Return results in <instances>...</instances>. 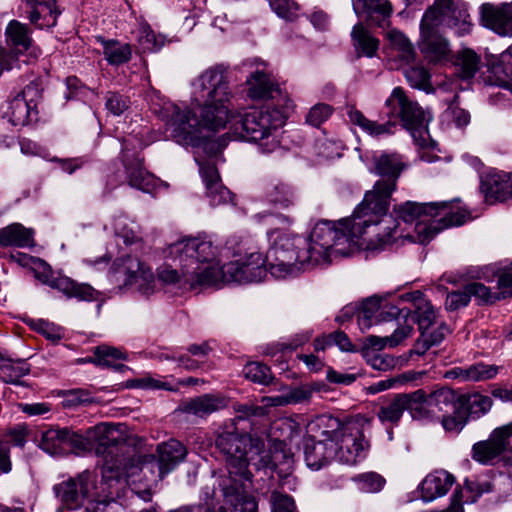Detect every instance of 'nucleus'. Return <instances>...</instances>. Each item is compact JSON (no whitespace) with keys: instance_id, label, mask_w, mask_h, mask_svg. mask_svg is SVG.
<instances>
[{"instance_id":"obj_1","label":"nucleus","mask_w":512,"mask_h":512,"mask_svg":"<svg viewBox=\"0 0 512 512\" xmlns=\"http://www.w3.org/2000/svg\"><path fill=\"white\" fill-rule=\"evenodd\" d=\"M172 253L185 263L184 275L191 284L218 286L229 283L259 282L267 274L265 256L253 243L240 236H230L223 252L236 258L224 266H219L218 247L206 237H188L179 240L171 247Z\"/></svg>"},{"instance_id":"obj_2","label":"nucleus","mask_w":512,"mask_h":512,"mask_svg":"<svg viewBox=\"0 0 512 512\" xmlns=\"http://www.w3.org/2000/svg\"><path fill=\"white\" fill-rule=\"evenodd\" d=\"M231 91L228 77L221 66L205 70L194 83L193 109H180L166 103L163 107L171 137L180 145L206 147L202 129L219 131L229 120Z\"/></svg>"},{"instance_id":"obj_3","label":"nucleus","mask_w":512,"mask_h":512,"mask_svg":"<svg viewBox=\"0 0 512 512\" xmlns=\"http://www.w3.org/2000/svg\"><path fill=\"white\" fill-rule=\"evenodd\" d=\"M397 227L393 217L377 220L368 211H360V204L351 218L344 219L336 225L322 220L315 224L305 248L304 261L312 265L330 263L333 257L346 256L354 248L364 250L381 249L383 243L391 239L392 231Z\"/></svg>"},{"instance_id":"obj_4","label":"nucleus","mask_w":512,"mask_h":512,"mask_svg":"<svg viewBox=\"0 0 512 512\" xmlns=\"http://www.w3.org/2000/svg\"><path fill=\"white\" fill-rule=\"evenodd\" d=\"M444 28L454 29L460 36L470 32L472 21L465 3L437 0L423 14L418 46L430 63H442L450 58V44L442 34Z\"/></svg>"},{"instance_id":"obj_5","label":"nucleus","mask_w":512,"mask_h":512,"mask_svg":"<svg viewBox=\"0 0 512 512\" xmlns=\"http://www.w3.org/2000/svg\"><path fill=\"white\" fill-rule=\"evenodd\" d=\"M286 117V112L278 107L243 111L231 116V130L236 138L256 143L263 154H269L280 147L277 132Z\"/></svg>"},{"instance_id":"obj_6","label":"nucleus","mask_w":512,"mask_h":512,"mask_svg":"<svg viewBox=\"0 0 512 512\" xmlns=\"http://www.w3.org/2000/svg\"><path fill=\"white\" fill-rule=\"evenodd\" d=\"M373 172L385 179L377 181L371 191L366 192L360 203V211H368L380 220L392 217L387 214L391 195L396 189L397 180L406 168L403 157L397 153H381L373 158Z\"/></svg>"},{"instance_id":"obj_7","label":"nucleus","mask_w":512,"mask_h":512,"mask_svg":"<svg viewBox=\"0 0 512 512\" xmlns=\"http://www.w3.org/2000/svg\"><path fill=\"white\" fill-rule=\"evenodd\" d=\"M97 455L104 459L102 467V479L105 482L121 481L130 484V478L137 475L145 465L155 460L154 455H142L134 450L133 453L113 450H96Z\"/></svg>"},{"instance_id":"obj_8","label":"nucleus","mask_w":512,"mask_h":512,"mask_svg":"<svg viewBox=\"0 0 512 512\" xmlns=\"http://www.w3.org/2000/svg\"><path fill=\"white\" fill-rule=\"evenodd\" d=\"M83 438L81 448L86 446H98V448H110L126 446L127 448L152 447V444L144 443V440L131 433L125 424L101 422L81 433Z\"/></svg>"},{"instance_id":"obj_9","label":"nucleus","mask_w":512,"mask_h":512,"mask_svg":"<svg viewBox=\"0 0 512 512\" xmlns=\"http://www.w3.org/2000/svg\"><path fill=\"white\" fill-rule=\"evenodd\" d=\"M395 212L398 218L404 223L405 227L401 226L398 219L393 218L397 222V227L392 231L391 239L383 243L382 248L398 238H405L411 242H415L409 235L416 236V224L421 221H425L426 223L433 222L439 214V207L436 202L417 203L407 201L395 209Z\"/></svg>"},{"instance_id":"obj_10","label":"nucleus","mask_w":512,"mask_h":512,"mask_svg":"<svg viewBox=\"0 0 512 512\" xmlns=\"http://www.w3.org/2000/svg\"><path fill=\"white\" fill-rule=\"evenodd\" d=\"M387 115L400 119L403 126L413 134L426 129L427 118L424 110L417 102L409 99L401 87H395L385 101Z\"/></svg>"},{"instance_id":"obj_11","label":"nucleus","mask_w":512,"mask_h":512,"mask_svg":"<svg viewBox=\"0 0 512 512\" xmlns=\"http://www.w3.org/2000/svg\"><path fill=\"white\" fill-rule=\"evenodd\" d=\"M112 278L124 286H136L145 295L153 290L154 276L138 258L127 256L114 264Z\"/></svg>"},{"instance_id":"obj_12","label":"nucleus","mask_w":512,"mask_h":512,"mask_svg":"<svg viewBox=\"0 0 512 512\" xmlns=\"http://www.w3.org/2000/svg\"><path fill=\"white\" fill-rule=\"evenodd\" d=\"M439 207V214L431 223L425 221L418 222L415 226L416 236L409 235L414 241L425 244L430 242L436 234L441 230L451 227L459 226L466 222L470 217L466 210L454 208L448 202H436Z\"/></svg>"},{"instance_id":"obj_13","label":"nucleus","mask_w":512,"mask_h":512,"mask_svg":"<svg viewBox=\"0 0 512 512\" xmlns=\"http://www.w3.org/2000/svg\"><path fill=\"white\" fill-rule=\"evenodd\" d=\"M57 496L67 509L74 510L83 505L84 500L99 501L95 490L94 477L90 472H83L55 487Z\"/></svg>"},{"instance_id":"obj_14","label":"nucleus","mask_w":512,"mask_h":512,"mask_svg":"<svg viewBox=\"0 0 512 512\" xmlns=\"http://www.w3.org/2000/svg\"><path fill=\"white\" fill-rule=\"evenodd\" d=\"M481 24L500 36L512 37V1L509 3H483L479 7Z\"/></svg>"},{"instance_id":"obj_15","label":"nucleus","mask_w":512,"mask_h":512,"mask_svg":"<svg viewBox=\"0 0 512 512\" xmlns=\"http://www.w3.org/2000/svg\"><path fill=\"white\" fill-rule=\"evenodd\" d=\"M306 239L301 236H290L283 234L277 238L274 245L269 249L268 259L282 262H292L300 266H313L311 261H304Z\"/></svg>"},{"instance_id":"obj_16","label":"nucleus","mask_w":512,"mask_h":512,"mask_svg":"<svg viewBox=\"0 0 512 512\" xmlns=\"http://www.w3.org/2000/svg\"><path fill=\"white\" fill-rule=\"evenodd\" d=\"M314 444L328 445L334 443L339 448H365L371 446V441L365 431L358 426L342 428L341 430H322L320 435H311Z\"/></svg>"},{"instance_id":"obj_17","label":"nucleus","mask_w":512,"mask_h":512,"mask_svg":"<svg viewBox=\"0 0 512 512\" xmlns=\"http://www.w3.org/2000/svg\"><path fill=\"white\" fill-rule=\"evenodd\" d=\"M200 175L205 185L206 196L212 206L233 202V195L222 184L219 172L214 164H200Z\"/></svg>"},{"instance_id":"obj_18","label":"nucleus","mask_w":512,"mask_h":512,"mask_svg":"<svg viewBox=\"0 0 512 512\" xmlns=\"http://www.w3.org/2000/svg\"><path fill=\"white\" fill-rule=\"evenodd\" d=\"M248 96L253 100L276 99L279 103L286 97L283 95L280 86L275 83L271 76L263 71H255L246 80Z\"/></svg>"},{"instance_id":"obj_19","label":"nucleus","mask_w":512,"mask_h":512,"mask_svg":"<svg viewBox=\"0 0 512 512\" xmlns=\"http://www.w3.org/2000/svg\"><path fill=\"white\" fill-rule=\"evenodd\" d=\"M353 10L369 25L382 27L392 15L393 6L389 0H352Z\"/></svg>"},{"instance_id":"obj_20","label":"nucleus","mask_w":512,"mask_h":512,"mask_svg":"<svg viewBox=\"0 0 512 512\" xmlns=\"http://www.w3.org/2000/svg\"><path fill=\"white\" fill-rule=\"evenodd\" d=\"M39 446L44 448H60L70 446L71 448H81V432L70 427H51L45 431H38Z\"/></svg>"},{"instance_id":"obj_21","label":"nucleus","mask_w":512,"mask_h":512,"mask_svg":"<svg viewBox=\"0 0 512 512\" xmlns=\"http://www.w3.org/2000/svg\"><path fill=\"white\" fill-rule=\"evenodd\" d=\"M226 462V468L229 473L228 483L223 484L247 483L250 484L252 474L248 469L249 458L247 450H220Z\"/></svg>"},{"instance_id":"obj_22","label":"nucleus","mask_w":512,"mask_h":512,"mask_svg":"<svg viewBox=\"0 0 512 512\" xmlns=\"http://www.w3.org/2000/svg\"><path fill=\"white\" fill-rule=\"evenodd\" d=\"M455 483V477L446 470H436L421 482V496L424 501H432L447 494Z\"/></svg>"},{"instance_id":"obj_23","label":"nucleus","mask_w":512,"mask_h":512,"mask_svg":"<svg viewBox=\"0 0 512 512\" xmlns=\"http://www.w3.org/2000/svg\"><path fill=\"white\" fill-rule=\"evenodd\" d=\"M400 298L403 301L412 303V318L418 323L420 331L428 330L435 324L436 313L421 291L405 293Z\"/></svg>"},{"instance_id":"obj_24","label":"nucleus","mask_w":512,"mask_h":512,"mask_svg":"<svg viewBox=\"0 0 512 512\" xmlns=\"http://www.w3.org/2000/svg\"><path fill=\"white\" fill-rule=\"evenodd\" d=\"M250 484L241 482L235 485L223 484V495L226 503L238 509L239 512H258V503L256 499L248 494Z\"/></svg>"},{"instance_id":"obj_25","label":"nucleus","mask_w":512,"mask_h":512,"mask_svg":"<svg viewBox=\"0 0 512 512\" xmlns=\"http://www.w3.org/2000/svg\"><path fill=\"white\" fill-rule=\"evenodd\" d=\"M405 396L406 410L413 420L428 423L439 418L435 409L428 404L430 401L425 390L418 389L411 393H405Z\"/></svg>"},{"instance_id":"obj_26","label":"nucleus","mask_w":512,"mask_h":512,"mask_svg":"<svg viewBox=\"0 0 512 512\" xmlns=\"http://www.w3.org/2000/svg\"><path fill=\"white\" fill-rule=\"evenodd\" d=\"M482 189L486 198L506 201L512 198V173H492L482 181Z\"/></svg>"},{"instance_id":"obj_27","label":"nucleus","mask_w":512,"mask_h":512,"mask_svg":"<svg viewBox=\"0 0 512 512\" xmlns=\"http://www.w3.org/2000/svg\"><path fill=\"white\" fill-rule=\"evenodd\" d=\"M498 372V366L479 362L468 367H454L446 373V377L478 382L493 379Z\"/></svg>"},{"instance_id":"obj_28","label":"nucleus","mask_w":512,"mask_h":512,"mask_svg":"<svg viewBox=\"0 0 512 512\" xmlns=\"http://www.w3.org/2000/svg\"><path fill=\"white\" fill-rule=\"evenodd\" d=\"M128 184L145 193H152L158 187V179L149 173L140 159L125 165Z\"/></svg>"},{"instance_id":"obj_29","label":"nucleus","mask_w":512,"mask_h":512,"mask_svg":"<svg viewBox=\"0 0 512 512\" xmlns=\"http://www.w3.org/2000/svg\"><path fill=\"white\" fill-rule=\"evenodd\" d=\"M61 10L57 0H46L42 5L33 10H27V18L38 29L52 28L56 26Z\"/></svg>"},{"instance_id":"obj_30","label":"nucleus","mask_w":512,"mask_h":512,"mask_svg":"<svg viewBox=\"0 0 512 512\" xmlns=\"http://www.w3.org/2000/svg\"><path fill=\"white\" fill-rule=\"evenodd\" d=\"M0 245L3 247H33L35 245L33 231L19 223L8 225L0 229Z\"/></svg>"},{"instance_id":"obj_31","label":"nucleus","mask_w":512,"mask_h":512,"mask_svg":"<svg viewBox=\"0 0 512 512\" xmlns=\"http://www.w3.org/2000/svg\"><path fill=\"white\" fill-rule=\"evenodd\" d=\"M49 287L62 292L69 298L75 297L83 301H92L96 298V292L90 285L76 283L65 276H54Z\"/></svg>"},{"instance_id":"obj_32","label":"nucleus","mask_w":512,"mask_h":512,"mask_svg":"<svg viewBox=\"0 0 512 512\" xmlns=\"http://www.w3.org/2000/svg\"><path fill=\"white\" fill-rule=\"evenodd\" d=\"M290 450H257L260 467L277 471L279 474H288L292 466Z\"/></svg>"},{"instance_id":"obj_33","label":"nucleus","mask_w":512,"mask_h":512,"mask_svg":"<svg viewBox=\"0 0 512 512\" xmlns=\"http://www.w3.org/2000/svg\"><path fill=\"white\" fill-rule=\"evenodd\" d=\"M224 406V398L211 394H205L186 402L183 406V411L189 414L203 417L218 411Z\"/></svg>"},{"instance_id":"obj_34","label":"nucleus","mask_w":512,"mask_h":512,"mask_svg":"<svg viewBox=\"0 0 512 512\" xmlns=\"http://www.w3.org/2000/svg\"><path fill=\"white\" fill-rule=\"evenodd\" d=\"M126 359L125 353L117 348L110 346H98L94 350V356L80 360L83 363H93L97 366L104 368H113L117 371H122L127 367L123 364H115V360Z\"/></svg>"},{"instance_id":"obj_35","label":"nucleus","mask_w":512,"mask_h":512,"mask_svg":"<svg viewBox=\"0 0 512 512\" xmlns=\"http://www.w3.org/2000/svg\"><path fill=\"white\" fill-rule=\"evenodd\" d=\"M0 372L4 382L22 385L20 379L30 373V366L25 360H13L0 352Z\"/></svg>"},{"instance_id":"obj_36","label":"nucleus","mask_w":512,"mask_h":512,"mask_svg":"<svg viewBox=\"0 0 512 512\" xmlns=\"http://www.w3.org/2000/svg\"><path fill=\"white\" fill-rule=\"evenodd\" d=\"M5 36L7 44L19 52L28 50L33 44L29 27L17 20H11L8 23Z\"/></svg>"},{"instance_id":"obj_37","label":"nucleus","mask_w":512,"mask_h":512,"mask_svg":"<svg viewBox=\"0 0 512 512\" xmlns=\"http://www.w3.org/2000/svg\"><path fill=\"white\" fill-rule=\"evenodd\" d=\"M351 37L353 45L359 55L373 57L378 50L379 41L375 38L362 23L354 25Z\"/></svg>"},{"instance_id":"obj_38","label":"nucleus","mask_w":512,"mask_h":512,"mask_svg":"<svg viewBox=\"0 0 512 512\" xmlns=\"http://www.w3.org/2000/svg\"><path fill=\"white\" fill-rule=\"evenodd\" d=\"M348 116L351 123L360 127L364 132L371 136L392 134L394 128L396 127V123L392 120H389L383 124L369 120L359 110H350Z\"/></svg>"},{"instance_id":"obj_39","label":"nucleus","mask_w":512,"mask_h":512,"mask_svg":"<svg viewBox=\"0 0 512 512\" xmlns=\"http://www.w3.org/2000/svg\"><path fill=\"white\" fill-rule=\"evenodd\" d=\"M37 115V111L27 104L24 98L15 96L10 102L5 116L14 126H24L28 124L32 117Z\"/></svg>"},{"instance_id":"obj_40","label":"nucleus","mask_w":512,"mask_h":512,"mask_svg":"<svg viewBox=\"0 0 512 512\" xmlns=\"http://www.w3.org/2000/svg\"><path fill=\"white\" fill-rule=\"evenodd\" d=\"M98 40L103 46L105 59L111 65H121L128 62L132 55L131 46L116 40H105L99 37Z\"/></svg>"},{"instance_id":"obj_41","label":"nucleus","mask_w":512,"mask_h":512,"mask_svg":"<svg viewBox=\"0 0 512 512\" xmlns=\"http://www.w3.org/2000/svg\"><path fill=\"white\" fill-rule=\"evenodd\" d=\"M394 57L403 65H410L415 61L416 51L410 40L399 31H392L389 34Z\"/></svg>"},{"instance_id":"obj_42","label":"nucleus","mask_w":512,"mask_h":512,"mask_svg":"<svg viewBox=\"0 0 512 512\" xmlns=\"http://www.w3.org/2000/svg\"><path fill=\"white\" fill-rule=\"evenodd\" d=\"M429 398V405L435 409L436 415L439 412L449 413L455 409V406L460 402V396L449 388H440L438 390L427 393Z\"/></svg>"},{"instance_id":"obj_43","label":"nucleus","mask_w":512,"mask_h":512,"mask_svg":"<svg viewBox=\"0 0 512 512\" xmlns=\"http://www.w3.org/2000/svg\"><path fill=\"white\" fill-rule=\"evenodd\" d=\"M405 393L397 394L391 401L382 405L377 417L382 423L397 424L406 410Z\"/></svg>"},{"instance_id":"obj_44","label":"nucleus","mask_w":512,"mask_h":512,"mask_svg":"<svg viewBox=\"0 0 512 512\" xmlns=\"http://www.w3.org/2000/svg\"><path fill=\"white\" fill-rule=\"evenodd\" d=\"M512 450H472V458L482 465L511 466Z\"/></svg>"},{"instance_id":"obj_45","label":"nucleus","mask_w":512,"mask_h":512,"mask_svg":"<svg viewBox=\"0 0 512 512\" xmlns=\"http://www.w3.org/2000/svg\"><path fill=\"white\" fill-rule=\"evenodd\" d=\"M248 442H252L251 437L246 434H239L235 427V423L231 422L217 433L215 446L216 448H224L225 446H235V448H240L241 446L246 447Z\"/></svg>"},{"instance_id":"obj_46","label":"nucleus","mask_w":512,"mask_h":512,"mask_svg":"<svg viewBox=\"0 0 512 512\" xmlns=\"http://www.w3.org/2000/svg\"><path fill=\"white\" fill-rule=\"evenodd\" d=\"M265 193L268 200L281 207H289L294 203V192L290 186L280 181H272L266 185Z\"/></svg>"},{"instance_id":"obj_47","label":"nucleus","mask_w":512,"mask_h":512,"mask_svg":"<svg viewBox=\"0 0 512 512\" xmlns=\"http://www.w3.org/2000/svg\"><path fill=\"white\" fill-rule=\"evenodd\" d=\"M413 331L412 326L406 324L397 328L391 336L379 337V336H368L366 338V344L373 349L381 350L387 345L390 347L397 346L402 340L409 337Z\"/></svg>"},{"instance_id":"obj_48","label":"nucleus","mask_w":512,"mask_h":512,"mask_svg":"<svg viewBox=\"0 0 512 512\" xmlns=\"http://www.w3.org/2000/svg\"><path fill=\"white\" fill-rule=\"evenodd\" d=\"M178 242L179 241L171 244L168 249H169V256L175 262L176 267L180 268V272L177 270V268L163 266V267L159 268V270H158V278L162 282L167 283V284H174V283H177L180 280H182L185 284L190 285V287H192V288H194L196 286H200L199 284L191 285L186 280V277L184 275V267H183V264L185 263V261L183 260V263H181L180 257L177 256L176 254L172 253L171 247L173 245L177 244Z\"/></svg>"},{"instance_id":"obj_49","label":"nucleus","mask_w":512,"mask_h":512,"mask_svg":"<svg viewBox=\"0 0 512 512\" xmlns=\"http://www.w3.org/2000/svg\"><path fill=\"white\" fill-rule=\"evenodd\" d=\"M465 408L467 416H476L477 418L490 411L493 402L489 396L482 394H473L470 396H460V402Z\"/></svg>"},{"instance_id":"obj_50","label":"nucleus","mask_w":512,"mask_h":512,"mask_svg":"<svg viewBox=\"0 0 512 512\" xmlns=\"http://www.w3.org/2000/svg\"><path fill=\"white\" fill-rule=\"evenodd\" d=\"M512 437V421L506 425L495 428L486 441H480L472 448H507Z\"/></svg>"},{"instance_id":"obj_51","label":"nucleus","mask_w":512,"mask_h":512,"mask_svg":"<svg viewBox=\"0 0 512 512\" xmlns=\"http://www.w3.org/2000/svg\"><path fill=\"white\" fill-rule=\"evenodd\" d=\"M157 465L160 477L173 470L180 462H182L187 454V450H157Z\"/></svg>"},{"instance_id":"obj_52","label":"nucleus","mask_w":512,"mask_h":512,"mask_svg":"<svg viewBox=\"0 0 512 512\" xmlns=\"http://www.w3.org/2000/svg\"><path fill=\"white\" fill-rule=\"evenodd\" d=\"M479 64V56L470 49L460 52L456 60V65L459 67V75L463 79L472 78L478 71Z\"/></svg>"},{"instance_id":"obj_53","label":"nucleus","mask_w":512,"mask_h":512,"mask_svg":"<svg viewBox=\"0 0 512 512\" xmlns=\"http://www.w3.org/2000/svg\"><path fill=\"white\" fill-rule=\"evenodd\" d=\"M450 412L451 413H447V415L442 417V427L446 432L459 433L468 421L465 408L463 404L458 403V405L455 406V409L451 410Z\"/></svg>"},{"instance_id":"obj_54","label":"nucleus","mask_w":512,"mask_h":512,"mask_svg":"<svg viewBox=\"0 0 512 512\" xmlns=\"http://www.w3.org/2000/svg\"><path fill=\"white\" fill-rule=\"evenodd\" d=\"M114 231L126 244H132L141 239L138 225L124 216L114 219Z\"/></svg>"},{"instance_id":"obj_55","label":"nucleus","mask_w":512,"mask_h":512,"mask_svg":"<svg viewBox=\"0 0 512 512\" xmlns=\"http://www.w3.org/2000/svg\"><path fill=\"white\" fill-rule=\"evenodd\" d=\"M465 502L474 503L482 495L491 493L494 485L487 479H466L464 482Z\"/></svg>"},{"instance_id":"obj_56","label":"nucleus","mask_w":512,"mask_h":512,"mask_svg":"<svg viewBox=\"0 0 512 512\" xmlns=\"http://www.w3.org/2000/svg\"><path fill=\"white\" fill-rule=\"evenodd\" d=\"M408 83L417 89L429 92L432 89L430 74L423 66H409L404 70Z\"/></svg>"},{"instance_id":"obj_57","label":"nucleus","mask_w":512,"mask_h":512,"mask_svg":"<svg viewBox=\"0 0 512 512\" xmlns=\"http://www.w3.org/2000/svg\"><path fill=\"white\" fill-rule=\"evenodd\" d=\"M243 374L246 379L261 385H269L273 380L270 368L260 362L247 363L243 369Z\"/></svg>"},{"instance_id":"obj_58","label":"nucleus","mask_w":512,"mask_h":512,"mask_svg":"<svg viewBox=\"0 0 512 512\" xmlns=\"http://www.w3.org/2000/svg\"><path fill=\"white\" fill-rule=\"evenodd\" d=\"M267 271L277 279H284L295 275L299 270L306 269L308 266H300L292 262L274 261L265 257Z\"/></svg>"},{"instance_id":"obj_59","label":"nucleus","mask_w":512,"mask_h":512,"mask_svg":"<svg viewBox=\"0 0 512 512\" xmlns=\"http://www.w3.org/2000/svg\"><path fill=\"white\" fill-rule=\"evenodd\" d=\"M286 391L289 405L307 402L311 399L315 391H319V385L315 383H305L296 387H283Z\"/></svg>"},{"instance_id":"obj_60","label":"nucleus","mask_w":512,"mask_h":512,"mask_svg":"<svg viewBox=\"0 0 512 512\" xmlns=\"http://www.w3.org/2000/svg\"><path fill=\"white\" fill-rule=\"evenodd\" d=\"M354 481L358 484L359 489L366 493L379 492L386 482L381 475L375 472L360 474L354 478Z\"/></svg>"},{"instance_id":"obj_61","label":"nucleus","mask_w":512,"mask_h":512,"mask_svg":"<svg viewBox=\"0 0 512 512\" xmlns=\"http://www.w3.org/2000/svg\"><path fill=\"white\" fill-rule=\"evenodd\" d=\"M296 433L295 423L289 420L279 421L273 426V438L282 446L290 445Z\"/></svg>"},{"instance_id":"obj_62","label":"nucleus","mask_w":512,"mask_h":512,"mask_svg":"<svg viewBox=\"0 0 512 512\" xmlns=\"http://www.w3.org/2000/svg\"><path fill=\"white\" fill-rule=\"evenodd\" d=\"M467 292L474 296L480 303L493 304L500 300V296L492 292L490 288L479 282H472L466 285Z\"/></svg>"},{"instance_id":"obj_63","label":"nucleus","mask_w":512,"mask_h":512,"mask_svg":"<svg viewBox=\"0 0 512 512\" xmlns=\"http://www.w3.org/2000/svg\"><path fill=\"white\" fill-rule=\"evenodd\" d=\"M270 6L279 17L286 20H294L298 15L299 7L293 0H272Z\"/></svg>"},{"instance_id":"obj_64","label":"nucleus","mask_w":512,"mask_h":512,"mask_svg":"<svg viewBox=\"0 0 512 512\" xmlns=\"http://www.w3.org/2000/svg\"><path fill=\"white\" fill-rule=\"evenodd\" d=\"M443 117L447 121L453 122L458 128L467 126L470 123V114L465 109L452 103L443 113Z\"/></svg>"}]
</instances>
